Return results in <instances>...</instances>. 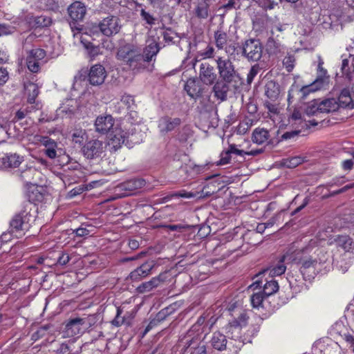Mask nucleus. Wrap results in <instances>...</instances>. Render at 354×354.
Here are the masks:
<instances>
[{
    "label": "nucleus",
    "mask_w": 354,
    "mask_h": 354,
    "mask_svg": "<svg viewBox=\"0 0 354 354\" xmlns=\"http://www.w3.org/2000/svg\"><path fill=\"white\" fill-rule=\"evenodd\" d=\"M28 95L27 101L29 104H34L39 95V88L33 83H30L28 86Z\"/></svg>",
    "instance_id": "obj_39"
},
{
    "label": "nucleus",
    "mask_w": 354,
    "mask_h": 354,
    "mask_svg": "<svg viewBox=\"0 0 354 354\" xmlns=\"http://www.w3.org/2000/svg\"><path fill=\"white\" fill-rule=\"evenodd\" d=\"M217 75L214 66L207 62L201 63L199 68V79L206 85H212L215 83Z\"/></svg>",
    "instance_id": "obj_10"
},
{
    "label": "nucleus",
    "mask_w": 354,
    "mask_h": 354,
    "mask_svg": "<svg viewBox=\"0 0 354 354\" xmlns=\"http://www.w3.org/2000/svg\"><path fill=\"white\" fill-rule=\"evenodd\" d=\"M227 339L226 336L219 330L214 331L209 340L211 348L214 350L223 351L226 349Z\"/></svg>",
    "instance_id": "obj_15"
},
{
    "label": "nucleus",
    "mask_w": 354,
    "mask_h": 354,
    "mask_svg": "<svg viewBox=\"0 0 354 354\" xmlns=\"http://www.w3.org/2000/svg\"><path fill=\"white\" fill-rule=\"evenodd\" d=\"M270 137L269 131L265 129L257 128L254 129L252 136L253 142L261 145L266 142Z\"/></svg>",
    "instance_id": "obj_31"
},
{
    "label": "nucleus",
    "mask_w": 354,
    "mask_h": 354,
    "mask_svg": "<svg viewBox=\"0 0 354 354\" xmlns=\"http://www.w3.org/2000/svg\"><path fill=\"white\" fill-rule=\"evenodd\" d=\"M224 49L226 53L231 56L235 55L236 54H241L239 47H237L235 43L230 44L229 45L227 44Z\"/></svg>",
    "instance_id": "obj_53"
},
{
    "label": "nucleus",
    "mask_w": 354,
    "mask_h": 354,
    "mask_svg": "<svg viewBox=\"0 0 354 354\" xmlns=\"http://www.w3.org/2000/svg\"><path fill=\"white\" fill-rule=\"evenodd\" d=\"M86 136V133L85 130L83 129H76L74 131V132L72 134V141L75 143L78 144L79 145H82L85 137Z\"/></svg>",
    "instance_id": "obj_46"
},
{
    "label": "nucleus",
    "mask_w": 354,
    "mask_h": 354,
    "mask_svg": "<svg viewBox=\"0 0 354 354\" xmlns=\"http://www.w3.org/2000/svg\"><path fill=\"white\" fill-rule=\"evenodd\" d=\"M259 71V66L258 65H254L251 67L248 75H247V81L250 83L254 77L257 75Z\"/></svg>",
    "instance_id": "obj_56"
},
{
    "label": "nucleus",
    "mask_w": 354,
    "mask_h": 354,
    "mask_svg": "<svg viewBox=\"0 0 354 354\" xmlns=\"http://www.w3.org/2000/svg\"><path fill=\"white\" fill-rule=\"evenodd\" d=\"M192 136V131L189 125L183 126L179 131L177 136L180 142H185Z\"/></svg>",
    "instance_id": "obj_41"
},
{
    "label": "nucleus",
    "mask_w": 354,
    "mask_h": 354,
    "mask_svg": "<svg viewBox=\"0 0 354 354\" xmlns=\"http://www.w3.org/2000/svg\"><path fill=\"white\" fill-rule=\"evenodd\" d=\"M140 17L142 19L146 22V24L151 26L154 25L156 23V18L149 12H147L145 9H142L140 10Z\"/></svg>",
    "instance_id": "obj_50"
},
{
    "label": "nucleus",
    "mask_w": 354,
    "mask_h": 354,
    "mask_svg": "<svg viewBox=\"0 0 354 354\" xmlns=\"http://www.w3.org/2000/svg\"><path fill=\"white\" fill-rule=\"evenodd\" d=\"M68 15L71 19L70 26L71 29H76L81 30L82 26L77 24V22L83 21L86 14V8L83 3L81 1H75L71 3L68 8Z\"/></svg>",
    "instance_id": "obj_5"
},
{
    "label": "nucleus",
    "mask_w": 354,
    "mask_h": 354,
    "mask_svg": "<svg viewBox=\"0 0 354 354\" xmlns=\"http://www.w3.org/2000/svg\"><path fill=\"white\" fill-rule=\"evenodd\" d=\"M170 277V274L169 271H165L159 274L158 276L153 277L154 279H156V283L158 286L160 283L167 281Z\"/></svg>",
    "instance_id": "obj_55"
},
{
    "label": "nucleus",
    "mask_w": 354,
    "mask_h": 354,
    "mask_svg": "<svg viewBox=\"0 0 354 354\" xmlns=\"http://www.w3.org/2000/svg\"><path fill=\"white\" fill-rule=\"evenodd\" d=\"M109 134L108 145L114 151L120 148L127 138V133L118 127H115Z\"/></svg>",
    "instance_id": "obj_14"
},
{
    "label": "nucleus",
    "mask_w": 354,
    "mask_h": 354,
    "mask_svg": "<svg viewBox=\"0 0 354 354\" xmlns=\"http://www.w3.org/2000/svg\"><path fill=\"white\" fill-rule=\"evenodd\" d=\"M214 39L216 48L219 50H223L227 44L229 37L227 32L221 29H219L214 32Z\"/></svg>",
    "instance_id": "obj_28"
},
{
    "label": "nucleus",
    "mask_w": 354,
    "mask_h": 354,
    "mask_svg": "<svg viewBox=\"0 0 354 354\" xmlns=\"http://www.w3.org/2000/svg\"><path fill=\"white\" fill-rule=\"evenodd\" d=\"M342 169L345 171H350L353 167V161L351 159H347L342 163Z\"/></svg>",
    "instance_id": "obj_64"
},
{
    "label": "nucleus",
    "mask_w": 354,
    "mask_h": 354,
    "mask_svg": "<svg viewBox=\"0 0 354 354\" xmlns=\"http://www.w3.org/2000/svg\"><path fill=\"white\" fill-rule=\"evenodd\" d=\"M153 267V261H146L133 270L129 274V278L131 281H139L148 276Z\"/></svg>",
    "instance_id": "obj_16"
},
{
    "label": "nucleus",
    "mask_w": 354,
    "mask_h": 354,
    "mask_svg": "<svg viewBox=\"0 0 354 354\" xmlns=\"http://www.w3.org/2000/svg\"><path fill=\"white\" fill-rule=\"evenodd\" d=\"M28 55L33 57L35 59L37 60L39 62H40L46 57V53L42 48H35L30 50Z\"/></svg>",
    "instance_id": "obj_48"
},
{
    "label": "nucleus",
    "mask_w": 354,
    "mask_h": 354,
    "mask_svg": "<svg viewBox=\"0 0 354 354\" xmlns=\"http://www.w3.org/2000/svg\"><path fill=\"white\" fill-rule=\"evenodd\" d=\"M231 151L228 148L227 150L223 151L220 154V160L216 162V165H225L229 164L231 161Z\"/></svg>",
    "instance_id": "obj_47"
},
{
    "label": "nucleus",
    "mask_w": 354,
    "mask_h": 354,
    "mask_svg": "<svg viewBox=\"0 0 354 354\" xmlns=\"http://www.w3.org/2000/svg\"><path fill=\"white\" fill-rule=\"evenodd\" d=\"M70 351V348L68 345L66 343H62L60 344L59 347L57 349L56 353L57 354H68Z\"/></svg>",
    "instance_id": "obj_63"
},
{
    "label": "nucleus",
    "mask_w": 354,
    "mask_h": 354,
    "mask_svg": "<svg viewBox=\"0 0 354 354\" xmlns=\"http://www.w3.org/2000/svg\"><path fill=\"white\" fill-rule=\"evenodd\" d=\"M184 89L192 98H196L201 95L200 88L194 79L187 80L185 84Z\"/></svg>",
    "instance_id": "obj_29"
},
{
    "label": "nucleus",
    "mask_w": 354,
    "mask_h": 354,
    "mask_svg": "<svg viewBox=\"0 0 354 354\" xmlns=\"http://www.w3.org/2000/svg\"><path fill=\"white\" fill-rule=\"evenodd\" d=\"M70 260L71 257L69 254L66 252H62L57 259V263L61 266H65Z\"/></svg>",
    "instance_id": "obj_57"
},
{
    "label": "nucleus",
    "mask_w": 354,
    "mask_h": 354,
    "mask_svg": "<svg viewBox=\"0 0 354 354\" xmlns=\"http://www.w3.org/2000/svg\"><path fill=\"white\" fill-rule=\"evenodd\" d=\"M82 151L87 159H95L100 158L104 152V143L97 139L88 140L83 145Z\"/></svg>",
    "instance_id": "obj_8"
},
{
    "label": "nucleus",
    "mask_w": 354,
    "mask_h": 354,
    "mask_svg": "<svg viewBox=\"0 0 354 354\" xmlns=\"http://www.w3.org/2000/svg\"><path fill=\"white\" fill-rule=\"evenodd\" d=\"M228 83L223 80L217 81L213 86L214 97L221 101L227 99V92L229 91Z\"/></svg>",
    "instance_id": "obj_23"
},
{
    "label": "nucleus",
    "mask_w": 354,
    "mask_h": 354,
    "mask_svg": "<svg viewBox=\"0 0 354 354\" xmlns=\"http://www.w3.org/2000/svg\"><path fill=\"white\" fill-rule=\"evenodd\" d=\"M302 158L299 156L290 157L283 160V165L288 168H295L301 164Z\"/></svg>",
    "instance_id": "obj_44"
},
{
    "label": "nucleus",
    "mask_w": 354,
    "mask_h": 354,
    "mask_svg": "<svg viewBox=\"0 0 354 354\" xmlns=\"http://www.w3.org/2000/svg\"><path fill=\"white\" fill-rule=\"evenodd\" d=\"M29 229H26L23 231V234H21L19 232L15 231L14 229H12L11 227V221L10 222L9 231L8 232H3L0 236V243L2 245L3 243H7L10 241L12 237L20 238L25 235L26 231Z\"/></svg>",
    "instance_id": "obj_34"
},
{
    "label": "nucleus",
    "mask_w": 354,
    "mask_h": 354,
    "mask_svg": "<svg viewBox=\"0 0 354 354\" xmlns=\"http://www.w3.org/2000/svg\"><path fill=\"white\" fill-rule=\"evenodd\" d=\"M182 121L179 118H171L168 115L161 117L158 120V127L160 133L165 135L178 127Z\"/></svg>",
    "instance_id": "obj_11"
},
{
    "label": "nucleus",
    "mask_w": 354,
    "mask_h": 354,
    "mask_svg": "<svg viewBox=\"0 0 354 354\" xmlns=\"http://www.w3.org/2000/svg\"><path fill=\"white\" fill-rule=\"evenodd\" d=\"M348 63L349 62L347 59H344L342 60L341 70L343 75H344L349 80H352L353 75L350 71Z\"/></svg>",
    "instance_id": "obj_51"
},
{
    "label": "nucleus",
    "mask_w": 354,
    "mask_h": 354,
    "mask_svg": "<svg viewBox=\"0 0 354 354\" xmlns=\"http://www.w3.org/2000/svg\"><path fill=\"white\" fill-rule=\"evenodd\" d=\"M337 243L346 252H353L354 241L348 235H341L337 239Z\"/></svg>",
    "instance_id": "obj_33"
},
{
    "label": "nucleus",
    "mask_w": 354,
    "mask_h": 354,
    "mask_svg": "<svg viewBox=\"0 0 354 354\" xmlns=\"http://www.w3.org/2000/svg\"><path fill=\"white\" fill-rule=\"evenodd\" d=\"M239 311L238 317L234 318L229 322V327L230 328L240 330L241 328L247 325L249 317L247 315L246 313L242 311L241 309H239Z\"/></svg>",
    "instance_id": "obj_27"
},
{
    "label": "nucleus",
    "mask_w": 354,
    "mask_h": 354,
    "mask_svg": "<svg viewBox=\"0 0 354 354\" xmlns=\"http://www.w3.org/2000/svg\"><path fill=\"white\" fill-rule=\"evenodd\" d=\"M338 109L339 108L353 109L354 108V102L351 95L350 91L347 88L342 90L337 100Z\"/></svg>",
    "instance_id": "obj_21"
},
{
    "label": "nucleus",
    "mask_w": 354,
    "mask_h": 354,
    "mask_svg": "<svg viewBox=\"0 0 354 354\" xmlns=\"http://www.w3.org/2000/svg\"><path fill=\"white\" fill-rule=\"evenodd\" d=\"M279 290V285L276 281L271 280L267 281L264 286L262 292L266 297L273 295Z\"/></svg>",
    "instance_id": "obj_38"
},
{
    "label": "nucleus",
    "mask_w": 354,
    "mask_h": 354,
    "mask_svg": "<svg viewBox=\"0 0 354 354\" xmlns=\"http://www.w3.org/2000/svg\"><path fill=\"white\" fill-rule=\"evenodd\" d=\"M160 49V48L158 43L155 41H152L147 44L143 49L142 52L141 51V57H143L142 59V67L144 66V64L145 62H151L153 57H156Z\"/></svg>",
    "instance_id": "obj_18"
},
{
    "label": "nucleus",
    "mask_w": 354,
    "mask_h": 354,
    "mask_svg": "<svg viewBox=\"0 0 354 354\" xmlns=\"http://www.w3.org/2000/svg\"><path fill=\"white\" fill-rule=\"evenodd\" d=\"M85 320L80 317L70 319L65 325V332L68 336L73 337L81 333Z\"/></svg>",
    "instance_id": "obj_17"
},
{
    "label": "nucleus",
    "mask_w": 354,
    "mask_h": 354,
    "mask_svg": "<svg viewBox=\"0 0 354 354\" xmlns=\"http://www.w3.org/2000/svg\"><path fill=\"white\" fill-rule=\"evenodd\" d=\"M81 42L87 50L91 57L93 58L101 53L100 46L94 45L93 43L86 41L84 38L81 39Z\"/></svg>",
    "instance_id": "obj_36"
},
{
    "label": "nucleus",
    "mask_w": 354,
    "mask_h": 354,
    "mask_svg": "<svg viewBox=\"0 0 354 354\" xmlns=\"http://www.w3.org/2000/svg\"><path fill=\"white\" fill-rule=\"evenodd\" d=\"M317 246V241L311 239L306 245L295 252V260L301 264L300 271L303 275L310 271H312L313 273L315 272L317 261L310 257V254Z\"/></svg>",
    "instance_id": "obj_2"
},
{
    "label": "nucleus",
    "mask_w": 354,
    "mask_h": 354,
    "mask_svg": "<svg viewBox=\"0 0 354 354\" xmlns=\"http://www.w3.org/2000/svg\"><path fill=\"white\" fill-rule=\"evenodd\" d=\"M264 106L268 110V111L273 114H278L279 109L276 104H272L268 101L264 102Z\"/></svg>",
    "instance_id": "obj_61"
},
{
    "label": "nucleus",
    "mask_w": 354,
    "mask_h": 354,
    "mask_svg": "<svg viewBox=\"0 0 354 354\" xmlns=\"http://www.w3.org/2000/svg\"><path fill=\"white\" fill-rule=\"evenodd\" d=\"M189 333H193L201 337V335L205 333V335L209 331V330L199 326L198 324L194 323L191 328L188 330Z\"/></svg>",
    "instance_id": "obj_49"
},
{
    "label": "nucleus",
    "mask_w": 354,
    "mask_h": 354,
    "mask_svg": "<svg viewBox=\"0 0 354 354\" xmlns=\"http://www.w3.org/2000/svg\"><path fill=\"white\" fill-rule=\"evenodd\" d=\"M22 161L23 157L16 153L7 154L4 158H3V164L6 167H18Z\"/></svg>",
    "instance_id": "obj_30"
},
{
    "label": "nucleus",
    "mask_w": 354,
    "mask_h": 354,
    "mask_svg": "<svg viewBox=\"0 0 354 354\" xmlns=\"http://www.w3.org/2000/svg\"><path fill=\"white\" fill-rule=\"evenodd\" d=\"M319 110L322 113H327L338 110V104L335 98H329L324 100H319Z\"/></svg>",
    "instance_id": "obj_26"
},
{
    "label": "nucleus",
    "mask_w": 354,
    "mask_h": 354,
    "mask_svg": "<svg viewBox=\"0 0 354 354\" xmlns=\"http://www.w3.org/2000/svg\"><path fill=\"white\" fill-rule=\"evenodd\" d=\"M317 90L314 84H311L309 85L304 86L299 90H295L293 86H292L288 91V104H291V100L293 97V94L295 92L297 93V95L299 96L300 99L304 100L308 94L312 92H315Z\"/></svg>",
    "instance_id": "obj_20"
},
{
    "label": "nucleus",
    "mask_w": 354,
    "mask_h": 354,
    "mask_svg": "<svg viewBox=\"0 0 354 354\" xmlns=\"http://www.w3.org/2000/svg\"><path fill=\"white\" fill-rule=\"evenodd\" d=\"M209 0H198L194 10V13L196 17L199 19H206L209 16Z\"/></svg>",
    "instance_id": "obj_22"
},
{
    "label": "nucleus",
    "mask_w": 354,
    "mask_h": 354,
    "mask_svg": "<svg viewBox=\"0 0 354 354\" xmlns=\"http://www.w3.org/2000/svg\"><path fill=\"white\" fill-rule=\"evenodd\" d=\"M106 77V72L104 67L98 64L92 66L89 70L88 80L91 84L93 86L100 85Z\"/></svg>",
    "instance_id": "obj_12"
},
{
    "label": "nucleus",
    "mask_w": 354,
    "mask_h": 354,
    "mask_svg": "<svg viewBox=\"0 0 354 354\" xmlns=\"http://www.w3.org/2000/svg\"><path fill=\"white\" fill-rule=\"evenodd\" d=\"M295 59L294 56H287L283 59V65L288 72H291L295 67Z\"/></svg>",
    "instance_id": "obj_52"
},
{
    "label": "nucleus",
    "mask_w": 354,
    "mask_h": 354,
    "mask_svg": "<svg viewBox=\"0 0 354 354\" xmlns=\"http://www.w3.org/2000/svg\"><path fill=\"white\" fill-rule=\"evenodd\" d=\"M34 142L37 143L40 142L42 145H44L46 147V149L57 147V142L52 138H49L48 136L35 135L34 136Z\"/></svg>",
    "instance_id": "obj_35"
},
{
    "label": "nucleus",
    "mask_w": 354,
    "mask_h": 354,
    "mask_svg": "<svg viewBox=\"0 0 354 354\" xmlns=\"http://www.w3.org/2000/svg\"><path fill=\"white\" fill-rule=\"evenodd\" d=\"M117 59L135 70L142 68L141 49L133 44H127L120 46L117 52Z\"/></svg>",
    "instance_id": "obj_3"
},
{
    "label": "nucleus",
    "mask_w": 354,
    "mask_h": 354,
    "mask_svg": "<svg viewBox=\"0 0 354 354\" xmlns=\"http://www.w3.org/2000/svg\"><path fill=\"white\" fill-rule=\"evenodd\" d=\"M114 122L111 115H99L95 122L96 131L101 134L109 133L115 128Z\"/></svg>",
    "instance_id": "obj_13"
},
{
    "label": "nucleus",
    "mask_w": 354,
    "mask_h": 354,
    "mask_svg": "<svg viewBox=\"0 0 354 354\" xmlns=\"http://www.w3.org/2000/svg\"><path fill=\"white\" fill-rule=\"evenodd\" d=\"M145 185V180L142 178H131L120 183L117 189L123 192L121 197L132 195L133 192Z\"/></svg>",
    "instance_id": "obj_9"
},
{
    "label": "nucleus",
    "mask_w": 354,
    "mask_h": 354,
    "mask_svg": "<svg viewBox=\"0 0 354 354\" xmlns=\"http://www.w3.org/2000/svg\"><path fill=\"white\" fill-rule=\"evenodd\" d=\"M216 63L221 78L227 82H232L236 76L235 68L232 61L229 58L218 57Z\"/></svg>",
    "instance_id": "obj_6"
},
{
    "label": "nucleus",
    "mask_w": 354,
    "mask_h": 354,
    "mask_svg": "<svg viewBox=\"0 0 354 354\" xmlns=\"http://www.w3.org/2000/svg\"><path fill=\"white\" fill-rule=\"evenodd\" d=\"M319 108V99L315 100L307 106L306 109V114L308 115H317L322 113Z\"/></svg>",
    "instance_id": "obj_43"
},
{
    "label": "nucleus",
    "mask_w": 354,
    "mask_h": 354,
    "mask_svg": "<svg viewBox=\"0 0 354 354\" xmlns=\"http://www.w3.org/2000/svg\"><path fill=\"white\" fill-rule=\"evenodd\" d=\"M286 255L281 256L277 264L270 269V274L272 276H279L283 274L286 270V267L284 263Z\"/></svg>",
    "instance_id": "obj_37"
},
{
    "label": "nucleus",
    "mask_w": 354,
    "mask_h": 354,
    "mask_svg": "<svg viewBox=\"0 0 354 354\" xmlns=\"http://www.w3.org/2000/svg\"><path fill=\"white\" fill-rule=\"evenodd\" d=\"M28 201L23 203L21 209L11 220V227L15 231L23 234V231L29 229L32 223L37 216L38 208L36 203L42 202L44 198V188L35 184L28 186L27 189Z\"/></svg>",
    "instance_id": "obj_1"
},
{
    "label": "nucleus",
    "mask_w": 354,
    "mask_h": 354,
    "mask_svg": "<svg viewBox=\"0 0 354 354\" xmlns=\"http://www.w3.org/2000/svg\"><path fill=\"white\" fill-rule=\"evenodd\" d=\"M98 28L102 35L111 37L118 34L120 30V19L115 16L106 17L100 21Z\"/></svg>",
    "instance_id": "obj_7"
},
{
    "label": "nucleus",
    "mask_w": 354,
    "mask_h": 354,
    "mask_svg": "<svg viewBox=\"0 0 354 354\" xmlns=\"http://www.w3.org/2000/svg\"><path fill=\"white\" fill-rule=\"evenodd\" d=\"M280 93L279 84L272 80L268 81L265 86V95L270 100H276Z\"/></svg>",
    "instance_id": "obj_24"
},
{
    "label": "nucleus",
    "mask_w": 354,
    "mask_h": 354,
    "mask_svg": "<svg viewBox=\"0 0 354 354\" xmlns=\"http://www.w3.org/2000/svg\"><path fill=\"white\" fill-rule=\"evenodd\" d=\"M26 65L28 70L32 73H36L40 70V62L29 55L26 57Z\"/></svg>",
    "instance_id": "obj_45"
},
{
    "label": "nucleus",
    "mask_w": 354,
    "mask_h": 354,
    "mask_svg": "<svg viewBox=\"0 0 354 354\" xmlns=\"http://www.w3.org/2000/svg\"><path fill=\"white\" fill-rule=\"evenodd\" d=\"M189 354H207L206 346L202 344L196 347H192V350H189Z\"/></svg>",
    "instance_id": "obj_58"
},
{
    "label": "nucleus",
    "mask_w": 354,
    "mask_h": 354,
    "mask_svg": "<svg viewBox=\"0 0 354 354\" xmlns=\"http://www.w3.org/2000/svg\"><path fill=\"white\" fill-rule=\"evenodd\" d=\"M52 23L50 17L46 15L33 16L30 18L29 24L34 28H42L50 26Z\"/></svg>",
    "instance_id": "obj_25"
},
{
    "label": "nucleus",
    "mask_w": 354,
    "mask_h": 354,
    "mask_svg": "<svg viewBox=\"0 0 354 354\" xmlns=\"http://www.w3.org/2000/svg\"><path fill=\"white\" fill-rule=\"evenodd\" d=\"M122 310L118 307L117 308V313L115 317L112 321L113 325L115 326H120L124 323V318L121 317Z\"/></svg>",
    "instance_id": "obj_54"
},
{
    "label": "nucleus",
    "mask_w": 354,
    "mask_h": 354,
    "mask_svg": "<svg viewBox=\"0 0 354 354\" xmlns=\"http://www.w3.org/2000/svg\"><path fill=\"white\" fill-rule=\"evenodd\" d=\"M180 342L183 344L184 351H187L188 349L192 350V347L201 346V337L193 333H189V331H187V333L180 338Z\"/></svg>",
    "instance_id": "obj_19"
},
{
    "label": "nucleus",
    "mask_w": 354,
    "mask_h": 354,
    "mask_svg": "<svg viewBox=\"0 0 354 354\" xmlns=\"http://www.w3.org/2000/svg\"><path fill=\"white\" fill-rule=\"evenodd\" d=\"M156 287H158L156 283V279H154L153 277L151 280L144 282L141 283L139 286H138L137 290L140 293H144L146 292H149Z\"/></svg>",
    "instance_id": "obj_42"
},
{
    "label": "nucleus",
    "mask_w": 354,
    "mask_h": 354,
    "mask_svg": "<svg viewBox=\"0 0 354 354\" xmlns=\"http://www.w3.org/2000/svg\"><path fill=\"white\" fill-rule=\"evenodd\" d=\"M239 50L248 62H258L262 57L263 46L259 39L250 38L241 43Z\"/></svg>",
    "instance_id": "obj_4"
},
{
    "label": "nucleus",
    "mask_w": 354,
    "mask_h": 354,
    "mask_svg": "<svg viewBox=\"0 0 354 354\" xmlns=\"http://www.w3.org/2000/svg\"><path fill=\"white\" fill-rule=\"evenodd\" d=\"M214 49L211 46H207L205 50L201 53V56L203 59L212 58L214 57Z\"/></svg>",
    "instance_id": "obj_60"
},
{
    "label": "nucleus",
    "mask_w": 354,
    "mask_h": 354,
    "mask_svg": "<svg viewBox=\"0 0 354 354\" xmlns=\"http://www.w3.org/2000/svg\"><path fill=\"white\" fill-rule=\"evenodd\" d=\"M75 232L77 236L81 237L89 235L90 234V230L86 227H84L82 225L80 227L77 228Z\"/></svg>",
    "instance_id": "obj_62"
},
{
    "label": "nucleus",
    "mask_w": 354,
    "mask_h": 354,
    "mask_svg": "<svg viewBox=\"0 0 354 354\" xmlns=\"http://www.w3.org/2000/svg\"><path fill=\"white\" fill-rule=\"evenodd\" d=\"M266 297H267L262 291L252 294L250 297V301L252 307L257 308L261 306Z\"/></svg>",
    "instance_id": "obj_40"
},
{
    "label": "nucleus",
    "mask_w": 354,
    "mask_h": 354,
    "mask_svg": "<svg viewBox=\"0 0 354 354\" xmlns=\"http://www.w3.org/2000/svg\"><path fill=\"white\" fill-rule=\"evenodd\" d=\"M216 319L214 318V316L210 317V314L209 313H203L195 322L198 324L199 326L210 330L213 325L215 324Z\"/></svg>",
    "instance_id": "obj_32"
},
{
    "label": "nucleus",
    "mask_w": 354,
    "mask_h": 354,
    "mask_svg": "<svg viewBox=\"0 0 354 354\" xmlns=\"http://www.w3.org/2000/svg\"><path fill=\"white\" fill-rule=\"evenodd\" d=\"M9 78V75L6 68L0 67V85H3Z\"/></svg>",
    "instance_id": "obj_59"
}]
</instances>
